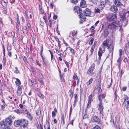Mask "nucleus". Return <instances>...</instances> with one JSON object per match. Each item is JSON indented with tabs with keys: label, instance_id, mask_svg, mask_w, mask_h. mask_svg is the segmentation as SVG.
<instances>
[{
	"label": "nucleus",
	"instance_id": "nucleus-1",
	"mask_svg": "<svg viewBox=\"0 0 129 129\" xmlns=\"http://www.w3.org/2000/svg\"><path fill=\"white\" fill-rule=\"evenodd\" d=\"M117 18V15L115 14H110L106 16L107 21L109 22L114 21Z\"/></svg>",
	"mask_w": 129,
	"mask_h": 129
},
{
	"label": "nucleus",
	"instance_id": "nucleus-2",
	"mask_svg": "<svg viewBox=\"0 0 129 129\" xmlns=\"http://www.w3.org/2000/svg\"><path fill=\"white\" fill-rule=\"evenodd\" d=\"M119 13L120 14V17L121 18L122 20H123L124 22L126 24H127L128 21L125 17L126 14L125 12H123H123L121 13V11H120V12H119Z\"/></svg>",
	"mask_w": 129,
	"mask_h": 129
},
{
	"label": "nucleus",
	"instance_id": "nucleus-3",
	"mask_svg": "<svg viewBox=\"0 0 129 129\" xmlns=\"http://www.w3.org/2000/svg\"><path fill=\"white\" fill-rule=\"evenodd\" d=\"M28 122L27 120L25 119L21 120L20 126L23 127H25L27 125Z\"/></svg>",
	"mask_w": 129,
	"mask_h": 129
},
{
	"label": "nucleus",
	"instance_id": "nucleus-4",
	"mask_svg": "<svg viewBox=\"0 0 129 129\" xmlns=\"http://www.w3.org/2000/svg\"><path fill=\"white\" fill-rule=\"evenodd\" d=\"M4 122L5 124H6V125L8 127H9L11 125L12 121L11 118H8L6 119Z\"/></svg>",
	"mask_w": 129,
	"mask_h": 129
},
{
	"label": "nucleus",
	"instance_id": "nucleus-5",
	"mask_svg": "<svg viewBox=\"0 0 129 129\" xmlns=\"http://www.w3.org/2000/svg\"><path fill=\"white\" fill-rule=\"evenodd\" d=\"M95 64H93L89 68L87 72L88 74L90 75L93 73V70L95 69Z\"/></svg>",
	"mask_w": 129,
	"mask_h": 129
},
{
	"label": "nucleus",
	"instance_id": "nucleus-6",
	"mask_svg": "<svg viewBox=\"0 0 129 129\" xmlns=\"http://www.w3.org/2000/svg\"><path fill=\"white\" fill-rule=\"evenodd\" d=\"M115 25V28H116L117 27H120L119 30L120 31L122 30L121 29V27L122 26V24L120 23L118 21H116L113 22Z\"/></svg>",
	"mask_w": 129,
	"mask_h": 129
},
{
	"label": "nucleus",
	"instance_id": "nucleus-7",
	"mask_svg": "<svg viewBox=\"0 0 129 129\" xmlns=\"http://www.w3.org/2000/svg\"><path fill=\"white\" fill-rule=\"evenodd\" d=\"M75 11L77 12L78 14L80 15L82 14V11L81 8L79 7H75L74 8Z\"/></svg>",
	"mask_w": 129,
	"mask_h": 129
},
{
	"label": "nucleus",
	"instance_id": "nucleus-8",
	"mask_svg": "<svg viewBox=\"0 0 129 129\" xmlns=\"http://www.w3.org/2000/svg\"><path fill=\"white\" fill-rule=\"evenodd\" d=\"M24 111H25V113L26 114L27 116L28 119L31 121L33 119V116L31 115L27 111V110L25 109H24Z\"/></svg>",
	"mask_w": 129,
	"mask_h": 129
},
{
	"label": "nucleus",
	"instance_id": "nucleus-9",
	"mask_svg": "<svg viewBox=\"0 0 129 129\" xmlns=\"http://www.w3.org/2000/svg\"><path fill=\"white\" fill-rule=\"evenodd\" d=\"M123 103H125L126 108L129 107V97L125 98L124 99Z\"/></svg>",
	"mask_w": 129,
	"mask_h": 129
},
{
	"label": "nucleus",
	"instance_id": "nucleus-10",
	"mask_svg": "<svg viewBox=\"0 0 129 129\" xmlns=\"http://www.w3.org/2000/svg\"><path fill=\"white\" fill-rule=\"evenodd\" d=\"M7 126L6 125V124L4 121H2L0 122V128L1 129H6L7 128Z\"/></svg>",
	"mask_w": 129,
	"mask_h": 129
},
{
	"label": "nucleus",
	"instance_id": "nucleus-11",
	"mask_svg": "<svg viewBox=\"0 0 129 129\" xmlns=\"http://www.w3.org/2000/svg\"><path fill=\"white\" fill-rule=\"evenodd\" d=\"M113 22L107 25V28L109 29L113 30L114 29H116L115 25Z\"/></svg>",
	"mask_w": 129,
	"mask_h": 129
},
{
	"label": "nucleus",
	"instance_id": "nucleus-12",
	"mask_svg": "<svg viewBox=\"0 0 129 129\" xmlns=\"http://www.w3.org/2000/svg\"><path fill=\"white\" fill-rule=\"evenodd\" d=\"M84 15L86 16H89L90 14V10L88 8L86 9L84 11Z\"/></svg>",
	"mask_w": 129,
	"mask_h": 129
},
{
	"label": "nucleus",
	"instance_id": "nucleus-13",
	"mask_svg": "<svg viewBox=\"0 0 129 129\" xmlns=\"http://www.w3.org/2000/svg\"><path fill=\"white\" fill-rule=\"evenodd\" d=\"M105 2L101 1L99 2V7L101 10H102L105 7Z\"/></svg>",
	"mask_w": 129,
	"mask_h": 129
},
{
	"label": "nucleus",
	"instance_id": "nucleus-14",
	"mask_svg": "<svg viewBox=\"0 0 129 129\" xmlns=\"http://www.w3.org/2000/svg\"><path fill=\"white\" fill-rule=\"evenodd\" d=\"M91 121L92 122H99L100 121V120L97 116H94L92 117Z\"/></svg>",
	"mask_w": 129,
	"mask_h": 129
},
{
	"label": "nucleus",
	"instance_id": "nucleus-15",
	"mask_svg": "<svg viewBox=\"0 0 129 129\" xmlns=\"http://www.w3.org/2000/svg\"><path fill=\"white\" fill-rule=\"evenodd\" d=\"M22 89L21 86H18V87L16 92L18 96H20L21 95L22 92Z\"/></svg>",
	"mask_w": 129,
	"mask_h": 129
},
{
	"label": "nucleus",
	"instance_id": "nucleus-16",
	"mask_svg": "<svg viewBox=\"0 0 129 129\" xmlns=\"http://www.w3.org/2000/svg\"><path fill=\"white\" fill-rule=\"evenodd\" d=\"M110 48H107L109 50V56H112V55L113 54V48H112V46L110 44V46H109Z\"/></svg>",
	"mask_w": 129,
	"mask_h": 129
},
{
	"label": "nucleus",
	"instance_id": "nucleus-17",
	"mask_svg": "<svg viewBox=\"0 0 129 129\" xmlns=\"http://www.w3.org/2000/svg\"><path fill=\"white\" fill-rule=\"evenodd\" d=\"M103 109L104 108L102 103H99V108H98V109L100 110V113L102 115H103Z\"/></svg>",
	"mask_w": 129,
	"mask_h": 129
},
{
	"label": "nucleus",
	"instance_id": "nucleus-18",
	"mask_svg": "<svg viewBox=\"0 0 129 129\" xmlns=\"http://www.w3.org/2000/svg\"><path fill=\"white\" fill-rule=\"evenodd\" d=\"M111 11L114 12H116L117 11V8L116 6L113 5L110 8Z\"/></svg>",
	"mask_w": 129,
	"mask_h": 129
},
{
	"label": "nucleus",
	"instance_id": "nucleus-19",
	"mask_svg": "<svg viewBox=\"0 0 129 129\" xmlns=\"http://www.w3.org/2000/svg\"><path fill=\"white\" fill-rule=\"evenodd\" d=\"M114 4L116 6L118 7L122 5L121 3L120 0H115L114 1Z\"/></svg>",
	"mask_w": 129,
	"mask_h": 129
},
{
	"label": "nucleus",
	"instance_id": "nucleus-20",
	"mask_svg": "<svg viewBox=\"0 0 129 129\" xmlns=\"http://www.w3.org/2000/svg\"><path fill=\"white\" fill-rule=\"evenodd\" d=\"M86 6V2L85 1L82 0L80 2V6L82 8L85 7Z\"/></svg>",
	"mask_w": 129,
	"mask_h": 129
},
{
	"label": "nucleus",
	"instance_id": "nucleus-21",
	"mask_svg": "<svg viewBox=\"0 0 129 129\" xmlns=\"http://www.w3.org/2000/svg\"><path fill=\"white\" fill-rule=\"evenodd\" d=\"M102 45L104 46H107V48H110L109 47L110 44L109 45L107 43V40L103 42L102 43Z\"/></svg>",
	"mask_w": 129,
	"mask_h": 129
},
{
	"label": "nucleus",
	"instance_id": "nucleus-22",
	"mask_svg": "<svg viewBox=\"0 0 129 129\" xmlns=\"http://www.w3.org/2000/svg\"><path fill=\"white\" fill-rule=\"evenodd\" d=\"M14 124L15 126H20L21 120H18L15 121L14 122Z\"/></svg>",
	"mask_w": 129,
	"mask_h": 129
},
{
	"label": "nucleus",
	"instance_id": "nucleus-23",
	"mask_svg": "<svg viewBox=\"0 0 129 129\" xmlns=\"http://www.w3.org/2000/svg\"><path fill=\"white\" fill-rule=\"evenodd\" d=\"M109 32L107 29H105L103 33V35L104 37H106L109 34Z\"/></svg>",
	"mask_w": 129,
	"mask_h": 129
},
{
	"label": "nucleus",
	"instance_id": "nucleus-24",
	"mask_svg": "<svg viewBox=\"0 0 129 129\" xmlns=\"http://www.w3.org/2000/svg\"><path fill=\"white\" fill-rule=\"evenodd\" d=\"M22 30L23 33L24 34H25L27 33V27L25 26H24L23 27Z\"/></svg>",
	"mask_w": 129,
	"mask_h": 129
},
{
	"label": "nucleus",
	"instance_id": "nucleus-25",
	"mask_svg": "<svg viewBox=\"0 0 129 129\" xmlns=\"http://www.w3.org/2000/svg\"><path fill=\"white\" fill-rule=\"evenodd\" d=\"M16 80L15 81V83L18 86L20 85L21 84V83L20 80L19 79L17 78H16Z\"/></svg>",
	"mask_w": 129,
	"mask_h": 129
},
{
	"label": "nucleus",
	"instance_id": "nucleus-26",
	"mask_svg": "<svg viewBox=\"0 0 129 129\" xmlns=\"http://www.w3.org/2000/svg\"><path fill=\"white\" fill-rule=\"evenodd\" d=\"M79 16H80L79 17L81 21H84L85 20L86 18L84 16L81 15V14L80 15H79Z\"/></svg>",
	"mask_w": 129,
	"mask_h": 129
},
{
	"label": "nucleus",
	"instance_id": "nucleus-27",
	"mask_svg": "<svg viewBox=\"0 0 129 129\" xmlns=\"http://www.w3.org/2000/svg\"><path fill=\"white\" fill-rule=\"evenodd\" d=\"M95 47V45L94 44V43L93 46H92V47H91V48L90 50V51L91 53V55L92 54Z\"/></svg>",
	"mask_w": 129,
	"mask_h": 129
},
{
	"label": "nucleus",
	"instance_id": "nucleus-28",
	"mask_svg": "<svg viewBox=\"0 0 129 129\" xmlns=\"http://www.w3.org/2000/svg\"><path fill=\"white\" fill-rule=\"evenodd\" d=\"M100 50L102 51L103 52H104L105 51V46H102L100 48Z\"/></svg>",
	"mask_w": 129,
	"mask_h": 129
},
{
	"label": "nucleus",
	"instance_id": "nucleus-29",
	"mask_svg": "<svg viewBox=\"0 0 129 129\" xmlns=\"http://www.w3.org/2000/svg\"><path fill=\"white\" fill-rule=\"evenodd\" d=\"M37 126L38 129H43V126L41 123H40L39 124L37 125Z\"/></svg>",
	"mask_w": 129,
	"mask_h": 129
},
{
	"label": "nucleus",
	"instance_id": "nucleus-30",
	"mask_svg": "<svg viewBox=\"0 0 129 129\" xmlns=\"http://www.w3.org/2000/svg\"><path fill=\"white\" fill-rule=\"evenodd\" d=\"M15 70H14V72L15 73L18 74L19 73V71L18 70V69L17 67H15Z\"/></svg>",
	"mask_w": 129,
	"mask_h": 129
},
{
	"label": "nucleus",
	"instance_id": "nucleus-31",
	"mask_svg": "<svg viewBox=\"0 0 129 129\" xmlns=\"http://www.w3.org/2000/svg\"><path fill=\"white\" fill-rule=\"evenodd\" d=\"M93 81V79L92 78L90 79L89 81H88L86 83L87 84V85H89Z\"/></svg>",
	"mask_w": 129,
	"mask_h": 129
},
{
	"label": "nucleus",
	"instance_id": "nucleus-32",
	"mask_svg": "<svg viewBox=\"0 0 129 129\" xmlns=\"http://www.w3.org/2000/svg\"><path fill=\"white\" fill-rule=\"evenodd\" d=\"M25 63H27V58L25 56H23L22 57Z\"/></svg>",
	"mask_w": 129,
	"mask_h": 129
},
{
	"label": "nucleus",
	"instance_id": "nucleus-33",
	"mask_svg": "<svg viewBox=\"0 0 129 129\" xmlns=\"http://www.w3.org/2000/svg\"><path fill=\"white\" fill-rule=\"evenodd\" d=\"M77 31L74 30L72 32V35L73 36H75L77 34Z\"/></svg>",
	"mask_w": 129,
	"mask_h": 129
},
{
	"label": "nucleus",
	"instance_id": "nucleus-34",
	"mask_svg": "<svg viewBox=\"0 0 129 129\" xmlns=\"http://www.w3.org/2000/svg\"><path fill=\"white\" fill-rule=\"evenodd\" d=\"M2 6L4 7L5 6H7V4L6 2L4 1H3L2 2Z\"/></svg>",
	"mask_w": 129,
	"mask_h": 129
},
{
	"label": "nucleus",
	"instance_id": "nucleus-35",
	"mask_svg": "<svg viewBox=\"0 0 129 129\" xmlns=\"http://www.w3.org/2000/svg\"><path fill=\"white\" fill-rule=\"evenodd\" d=\"M91 105V101H88L87 105V108H88L90 107Z\"/></svg>",
	"mask_w": 129,
	"mask_h": 129
},
{
	"label": "nucleus",
	"instance_id": "nucleus-36",
	"mask_svg": "<svg viewBox=\"0 0 129 129\" xmlns=\"http://www.w3.org/2000/svg\"><path fill=\"white\" fill-rule=\"evenodd\" d=\"M14 112L18 114H20L21 113L20 110L19 109L15 110H14Z\"/></svg>",
	"mask_w": 129,
	"mask_h": 129
},
{
	"label": "nucleus",
	"instance_id": "nucleus-37",
	"mask_svg": "<svg viewBox=\"0 0 129 129\" xmlns=\"http://www.w3.org/2000/svg\"><path fill=\"white\" fill-rule=\"evenodd\" d=\"M86 110H86L85 111V114L83 117V119H85L88 117V115L87 114V113L86 112Z\"/></svg>",
	"mask_w": 129,
	"mask_h": 129
},
{
	"label": "nucleus",
	"instance_id": "nucleus-38",
	"mask_svg": "<svg viewBox=\"0 0 129 129\" xmlns=\"http://www.w3.org/2000/svg\"><path fill=\"white\" fill-rule=\"evenodd\" d=\"M98 54L99 57V59L101 60V56H102V53L99 51L98 52Z\"/></svg>",
	"mask_w": 129,
	"mask_h": 129
},
{
	"label": "nucleus",
	"instance_id": "nucleus-39",
	"mask_svg": "<svg viewBox=\"0 0 129 129\" xmlns=\"http://www.w3.org/2000/svg\"><path fill=\"white\" fill-rule=\"evenodd\" d=\"M43 46H42L41 51L40 53V55L42 57H43V56L42 55V52H43Z\"/></svg>",
	"mask_w": 129,
	"mask_h": 129
},
{
	"label": "nucleus",
	"instance_id": "nucleus-40",
	"mask_svg": "<svg viewBox=\"0 0 129 129\" xmlns=\"http://www.w3.org/2000/svg\"><path fill=\"white\" fill-rule=\"evenodd\" d=\"M102 98V97L101 96V95H99L98 98L99 100V103H102V100L101 99Z\"/></svg>",
	"mask_w": 129,
	"mask_h": 129
},
{
	"label": "nucleus",
	"instance_id": "nucleus-41",
	"mask_svg": "<svg viewBox=\"0 0 129 129\" xmlns=\"http://www.w3.org/2000/svg\"><path fill=\"white\" fill-rule=\"evenodd\" d=\"M77 101L78 99H74V104H73V106L74 107H75L76 106V102Z\"/></svg>",
	"mask_w": 129,
	"mask_h": 129
},
{
	"label": "nucleus",
	"instance_id": "nucleus-42",
	"mask_svg": "<svg viewBox=\"0 0 129 129\" xmlns=\"http://www.w3.org/2000/svg\"><path fill=\"white\" fill-rule=\"evenodd\" d=\"M49 51L51 55V60H52L53 59V52L51 51L50 50H49Z\"/></svg>",
	"mask_w": 129,
	"mask_h": 129
},
{
	"label": "nucleus",
	"instance_id": "nucleus-43",
	"mask_svg": "<svg viewBox=\"0 0 129 129\" xmlns=\"http://www.w3.org/2000/svg\"><path fill=\"white\" fill-rule=\"evenodd\" d=\"M92 97V95L91 94L88 97V101H91Z\"/></svg>",
	"mask_w": 129,
	"mask_h": 129
},
{
	"label": "nucleus",
	"instance_id": "nucleus-44",
	"mask_svg": "<svg viewBox=\"0 0 129 129\" xmlns=\"http://www.w3.org/2000/svg\"><path fill=\"white\" fill-rule=\"evenodd\" d=\"M7 50L8 51H9L11 49V47L10 45H8L7 46Z\"/></svg>",
	"mask_w": 129,
	"mask_h": 129
},
{
	"label": "nucleus",
	"instance_id": "nucleus-45",
	"mask_svg": "<svg viewBox=\"0 0 129 129\" xmlns=\"http://www.w3.org/2000/svg\"><path fill=\"white\" fill-rule=\"evenodd\" d=\"M94 39L93 38H91L90 40V41L89 44L90 45H91L93 43V41H94Z\"/></svg>",
	"mask_w": 129,
	"mask_h": 129
},
{
	"label": "nucleus",
	"instance_id": "nucleus-46",
	"mask_svg": "<svg viewBox=\"0 0 129 129\" xmlns=\"http://www.w3.org/2000/svg\"><path fill=\"white\" fill-rule=\"evenodd\" d=\"M69 92L70 93L69 95L70 96L71 95H73V92L71 90H69Z\"/></svg>",
	"mask_w": 129,
	"mask_h": 129
},
{
	"label": "nucleus",
	"instance_id": "nucleus-47",
	"mask_svg": "<svg viewBox=\"0 0 129 129\" xmlns=\"http://www.w3.org/2000/svg\"><path fill=\"white\" fill-rule=\"evenodd\" d=\"M78 77L77 75L76 74H74L73 77V79L75 80L77 79Z\"/></svg>",
	"mask_w": 129,
	"mask_h": 129
},
{
	"label": "nucleus",
	"instance_id": "nucleus-48",
	"mask_svg": "<svg viewBox=\"0 0 129 129\" xmlns=\"http://www.w3.org/2000/svg\"><path fill=\"white\" fill-rule=\"evenodd\" d=\"M78 0H72L71 2L73 3L76 4L78 2Z\"/></svg>",
	"mask_w": 129,
	"mask_h": 129
},
{
	"label": "nucleus",
	"instance_id": "nucleus-49",
	"mask_svg": "<svg viewBox=\"0 0 129 129\" xmlns=\"http://www.w3.org/2000/svg\"><path fill=\"white\" fill-rule=\"evenodd\" d=\"M112 79H111V83H110V85H107L106 86V87L107 88H109L110 87V86H111L112 85Z\"/></svg>",
	"mask_w": 129,
	"mask_h": 129
},
{
	"label": "nucleus",
	"instance_id": "nucleus-50",
	"mask_svg": "<svg viewBox=\"0 0 129 129\" xmlns=\"http://www.w3.org/2000/svg\"><path fill=\"white\" fill-rule=\"evenodd\" d=\"M93 129H101V128L98 125H96L93 127Z\"/></svg>",
	"mask_w": 129,
	"mask_h": 129
},
{
	"label": "nucleus",
	"instance_id": "nucleus-51",
	"mask_svg": "<svg viewBox=\"0 0 129 129\" xmlns=\"http://www.w3.org/2000/svg\"><path fill=\"white\" fill-rule=\"evenodd\" d=\"M61 121H62L63 123L64 122V115H62L61 116Z\"/></svg>",
	"mask_w": 129,
	"mask_h": 129
},
{
	"label": "nucleus",
	"instance_id": "nucleus-52",
	"mask_svg": "<svg viewBox=\"0 0 129 129\" xmlns=\"http://www.w3.org/2000/svg\"><path fill=\"white\" fill-rule=\"evenodd\" d=\"M95 12L96 13H100V10L98 8H95Z\"/></svg>",
	"mask_w": 129,
	"mask_h": 129
},
{
	"label": "nucleus",
	"instance_id": "nucleus-53",
	"mask_svg": "<svg viewBox=\"0 0 129 129\" xmlns=\"http://www.w3.org/2000/svg\"><path fill=\"white\" fill-rule=\"evenodd\" d=\"M55 38L56 41L58 43V45H59L60 43V42L59 41V39L57 37H55Z\"/></svg>",
	"mask_w": 129,
	"mask_h": 129
},
{
	"label": "nucleus",
	"instance_id": "nucleus-54",
	"mask_svg": "<svg viewBox=\"0 0 129 129\" xmlns=\"http://www.w3.org/2000/svg\"><path fill=\"white\" fill-rule=\"evenodd\" d=\"M39 81L40 82V83H41V84L42 85H44V83L43 81L41 79H39Z\"/></svg>",
	"mask_w": 129,
	"mask_h": 129
},
{
	"label": "nucleus",
	"instance_id": "nucleus-55",
	"mask_svg": "<svg viewBox=\"0 0 129 129\" xmlns=\"http://www.w3.org/2000/svg\"><path fill=\"white\" fill-rule=\"evenodd\" d=\"M27 25L28 27V28L29 29H30V28H31V25H30V24L29 23V22L28 21H27Z\"/></svg>",
	"mask_w": 129,
	"mask_h": 129
},
{
	"label": "nucleus",
	"instance_id": "nucleus-56",
	"mask_svg": "<svg viewBox=\"0 0 129 129\" xmlns=\"http://www.w3.org/2000/svg\"><path fill=\"white\" fill-rule=\"evenodd\" d=\"M36 64L38 65L39 66L41 67V64L39 63V62L37 60L36 61Z\"/></svg>",
	"mask_w": 129,
	"mask_h": 129
},
{
	"label": "nucleus",
	"instance_id": "nucleus-57",
	"mask_svg": "<svg viewBox=\"0 0 129 129\" xmlns=\"http://www.w3.org/2000/svg\"><path fill=\"white\" fill-rule=\"evenodd\" d=\"M56 114L54 111H53L52 113V116L53 117H55V116Z\"/></svg>",
	"mask_w": 129,
	"mask_h": 129
},
{
	"label": "nucleus",
	"instance_id": "nucleus-58",
	"mask_svg": "<svg viewBox=\"0 0 129 129\" xmlns=\"http://www.w3.org/2000/svg\"><path fill=\"white\" fill-rule=\"evenodd\" d=\"M74 99H78V96L77 94L75 93L74 94Z\"/></svg>",
	"mask_w": 129,
	"mask_h": 129
},
{
	"label": "nucleus",
	"instance_id": "nucleus-59",
	"mask_svg": "<svg viewBox=\"0 0 129 129\" xmlns=\"http://www.w3.org/2000/svg\"><path fill=\"white\" fill-rule=\"evenodd\" d=\"M122 50L121 49H120L119 50V55L120 56H121L122 55Z\"/></svg>",
	"mask_w": 129,
	"mask_h": 129
},
{
	"label": "nucleus",
	"instance_id": "nucleus-60",
	"mask_svg": "<svg viewBox=\"0 0 129 129\" xmlns=\"http://www.w3.org/2000/svg\"><path fill=\"white\" fill-rule=\"evenodd\" d=\"M70 48V52H71V53H72V54L74 53V49L71 48Z\"/></svg>",
	"mask_w": 129,
	"mask_h": 129
},
{
	"label": "nucleus",
	"instance_id": "nucleus-61",
	"mask_svg": "<svg viewBox=\"0 0 129 129\" xmlns=\"http://www.w3.org/2000/svg\"><path fill=\"white\" fill-rule=\"evenodd\" d=\"M5 105H2L1 106V108L2 110L4 111L5 109Z\"/></svg>",
	"mask_w": 129,
	"mask_h": 129
},
{
	"label": "nucleus",
	"instance_id": "nucleus-62",
	"mask_svg": "<svg viewBox=\"0 0 129 129\" xmlns=\"http://www.w3.org/2000/svg\"><path fill=\"white\" fill-rule=\"evenodd\" d=\"M105 2L106 4H110V2L108 0H106Z\"/></svg>",
	"mask_w": 129,
	"mask_h": 129
},
{
	"label": "nucleus",
	"instance_id": "nucleus-63",
	"mask_svg": "<svg viewBox=\"0 0 129 129\" xmlns=\"http://www.w3.org/2000/svg\"><path fill=\"white\" fill-rule=\"evenodd\" d=\"M127 87L126 86L123 87L122 88V90L123 91H125L127 89Z\"/></svg>",
	"mask_w": 129,
	"mask_h": 129
},
{
	"label": "nucleus",
	"instance_id": "nucleus-64",
	"mask_svg": "<svg viewBox=\"0 0 129 129\" xmlns=\"http://www.w3.org/2000/svg\"><path fill=\"white\" fill-rule=\"evenodd\" d=\"M7 10H4L3 11V13L4 14H6L7 13Z\"/></svg>",
	"mask_w": 129,
	"mask_h": 129
}]
</instances>
